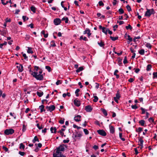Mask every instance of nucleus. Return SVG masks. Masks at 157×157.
Instances as JSON below:
<instances>
[{
    "label": "nucleus",
    "instance_id": "11",
    "mask_svg": "<svg viewBox=\"0 0 157 157\" xmlns=\"http://www.w3.org/2000/svg\"><path fill=\"white\" fill-rule=\"evenodd\" d=\"M81 116L80 115H77L75 116L74 118V120L76 122H79L81 121Z\"/></svg>",
    "mask_w": 157,
    "mask_h": 157
},
{
    "label": "nucleus",
    "instance_id": "14",
    "mask_svg": "<svg viewBox=\"0 0 157 157\" xmlns=\"http://www.w3.org/2000/svg\"><path fill=\"white\" fill-rule=\"evenodd\" d=\"M65 129L63 128H62L61 130H60L59 131H58V133H59L62 136H64V137L66 136L65 135H64V132H63V131H64Z\"/></svg>",
    "mask_w": 157,
    "mask_h": 157
},
{
    "label": "nucleus",
    "instance_id": "7",
    "mask_svg": "<svg viewBox=\"0 0 157 157\" xmlns=\"http://www.w3.org/2000/svg\"><path fill=\"white\" fill-rule=\"evenodd\" d=\"M53 22L55 25H57L60 24L61 22V21L60 19L56 18L54 20Z\"/></svg>",
    "mask_w": 157,
    "mask_h": 157
},
{
    "label": "nucleus",
    "instance_id": "47",
    "mask_svg": "<svg viewBox=\"0 0 157 157\" xmlns=\"http://www.w3.org/2000/svg\"><path fill=\"white\" fill-rule=\"evenodd\" d=\"M70 140L68 138H67V140H63V142L64 143H68L69 142Z\"/></svg>",
    "mask_w": 157,
    "mask_h": 157
},
{
    "label": "nucleus",
    "instance_id": "30",
    "mask_svg": "<svg viewBox=\"0 0 157 157\" xmlns=\"http://www.w3.org/2000/svg\"><path fill=\"white\" fill-rule=\"evenodd\" d=\"M141 55H144V49H141L138 52Z\"/></svg>",
    "mask_w": 157,
    "mask_h": 157
},
{
    "label": "nucleus",
    "instance_id": "45",
    "mask_svg": "<svg viewBox=\"0 0 157 157\" xmlns=\"http://www.w3.org/2000/svg\"><path fill=\"white\" fill-rule=\"evenodd\" d=\"M128 63V61L127 60V57L126 56H125L124 57V59L123 61V63L124 64H125Z\"/></svg>",
    "mask_w": 157,
    "mask_h": 157
},
{
    "label": "nucleus",
    "instance_id": "24",
    "mask_svg": "<svg viewBox=\"0 0 157 157\" xmlns=\"http://www.w3.org/2000/svg\"><path fill=\"white\" fill-rule=\"evenodd\" d=\"M61 21H65V23H67L68 21V19L67 17H63Z\"/></svg>",
    "mask_w": 157,
    "mask_h": 157
},
{
    "label": "nucleus",
    "instance_id": "2",
    "mask_svg": "<svg viewBox=\"0 0 157 157\" xmlns=\"http://www.w3.org/2000/svg\"><path fill=\"white\" fill-rule=\"evenodd\" d=\"M38 74V73L36 72H32L31 75L33 77L35 78L37 80L40 81L43 80L44 79V77L43 75Z\"/></svg>",
    "mask_w": 157,
    "mask_h": 157
},
{
    "label": "nucleus",
    "instance_id": "21",
    "mask_svg": "<svg viewBox=\"0 0 157 157\" xmlns=\"http://www.w3.org/2000/svg\"><path fill=\"white\" fill-rule=\"evenodd\" d=\"M41 34H43L44 35V37L45 38H47L48 36V33L46 34L45 33V31L44 30H42L41 33Z\"/></svg>",
    "mask_w": 157,
    "mask_h": 157
},
{
    "label": "nucleus",
    "instance_id": "60",
    "mask_svg": "<svg viewBox=\"0 0 157 157\" xmlns=\"http://www.w3.org/2000/svg\"><path fill=\"white\" fill-rule=\"evenodd\" d=\"M140 36H138L137 37H135L133 39V41L134 42H136V39H140Z\"/></svg>",
    "mask_w": 157,
    "mask_h": 157
},
{
    "label": "nucleus",
    "instance_id": "59",
    "mask_svg": "<svg viewBox=\"0 0 157 157\" xmlns=\"http://www.w3.org/2000/svg\"><path fill=\"white\" fill-rule=\"evenodd\" d=\"M77 136L78 137H81L82 136V132H79V133H78V132H77Z\"/></svg>",
    "mask_w": 157,
    "mask_h": 157
},
{
    "label": "nucleus",
    "instance_id": "50",
    "mask_svg": "<svg viewBox=\"0 0 157 157\" xmlns=\"http://www.w3.org/2000/svg\"><path fill=\"white\" fill-rule=\"evenodd\" d=\"M153 78H157V72H154L153 73Z\"/></svg>",
    "mask_w": 157,
    "mask_h": 157
},
{
    "label": "nucleus",
    "instance_id": "53",
    "mask_svg": "<svg viewBox=\"0 0 157 157\" xmlns=\"http://www.w3.org/2000/svg\"><path fill=\"white\" fill-rule=\"evenodd\" d=\"M131 107L132 109H136L138 108V107L137 106L136 104L135 105H131Z\"/></svg>",
    "mask_w": 157,
    "mask_h": 157
},
{
    "label": "nucleus",
    "instance_id": "39",
    "mask_svg": "<svg viewBox=\"0 0 157 157\" xmlns=\"http://www.w3.org/2000/svg\"><path fill=\"white\" fill-rule=\"evenodd\" d=\"M125 28L127 30L129 29L130 30H131L132 29V27L129 24L128 26H126Z\"/></svg>",
    "mask_w": 157,
    "mask_h": 157
},
{
    "label": "nucleus",
    "instance_id": "34",
    "mask_svg": "<svg viewBox=\"0 0 157 157\" xmlns=\"http://www.w3.org/2000/svg\"><path fill=\"white\" fill-rule=\"evenodd\" d=\"M34 72H37V71H38V70H40V68L38 66H34Z\"/></svg>",
    "mask_w": 157,
    "mask_h": 157
},
{
    "label": "nucleus",
    "instance_id": "63",
    "mask_svg": "<svg viewBox=\"0 0 157 157\" xmlns=\"http://www.w3.org/2000/svg\"><path fill=\"white\" fill-rule=\"evenodd\" d=\"M62 83V82L60 80H58L56 82V84L57 85H58L60 84H61Z\"/></svg>",
    "mask_w": 157,
    "mask_h": 157
},
{
    "label": "nucleus",
    "instance_id": "13",
    "mask_svg": "<svg viewBox=\"0 0 157 157\" xmlns=\"http://www.w3.org/2000/svg\"><path fill=\"white\" fill-rule=\"evenodd\" d=\"M109 130L110 133L113 134L115 132V128L113 126L109 125Z\"/></svg>",
    "mask_w": 157,
    "mask_h": 157
},
{
    "label": "nucleus",
    "instance_id": "49",
    "mask_svg": "<svg viewBox=\"0 0 157 157\" xmlns=\"http://www.w3.org/2000/svg\"><path fill=\"white\" fill-rule=\"evenodd\" d=\"M83 131L86 135L88 134L89 133V132L86 129H84Z\"/></svg>",
    "mask_w": 157,
    "mask_h": 157
},
{
    "label": "nucleus",
    "instance_id": "18",
    "mask_svg": "<svg viewBox=\"0 0 157 157\" xmlns=\"http://www.w3.org/2000/svg\"><path fill=\"white\" fill-rule=\"evenodd\" d=\"M101 110L105 116H106L107 115V112L105 109L101 108Z\"/></svg>",
    "mask_w": 157,
    "mask_h": 157
},
{
    "label": "nucleus",
    "instance_id": "56",
    "mask_svg": "<svg viewBox=\"0 0 157 157\" xmlns=\"http://www.w3.org/2000/svg\"><path fill=\"white\" fill-rule=\"evenodd\" d=\"M10 116H12L14 117V119L16 118V116L15 115V114L14 113H10Z\"/></svg>",
    "mask_w": 157,
    "mask_h": 157
},
{
    "label": "nucleus",
    "instance_id": "23",
    "mask_svg": "<svg viewBox=\"0 0 157 157\" xmlns=\"http://www.w3.org/2000/svg\"><path fill=\"white\" fill-rule=\"evenodd\" d=\"M84 69L83 66L80 67H79L76 70V72L77 73L79 72L80 71H82Z\"/></svg>",
    "mask_w": 157,
    "mask_h": 157
},
{
    "label": "nucleus",
    "instance_id": "15",
    "mask_svg": "<svg viewBox=\"0 0 157 157\" xmlns=\"http://www.w3.org/2000/svg\"><path fill=\"white\" fill-rule=\"evenodd\" d=\"M39 108L40 110V112L41 113H42L43 112H45V110L44 109V106L43 105H42L40 106L39 107Z\"/></svg>",
    "mask_w": 157,
    "mask_h": 157
},
{
    "label": "nucleus",
    "instance_id": "38",
    "mask_svg": "<svg viewBox=\"0 0 157 157\" xmlns=\"http://www.w3.org/2000/svg\"><path fill=\"white\" fill-rule=\"evenodd\" d=\"M143 130V128L141 127H139L138 129H136V131L139 133L141 132Z\"/></svg>",
    "mask_w": 157,
    "mask_h": 157
},
{
    "label": "nucleus",
    "instance_id": "58",
    "mask_svg": "<svg viewBox=\"0 0 157 157\" xmlns=\"http://www.w3.org/2000/svg\"><path fill=\"white\" fill-rule=\"evenodd\" d=\"M114 53L116 54H117L118 56H120L122 54L123 51H121L120 53H117L116 52H114Z\"/></svg>",
    "mask_w": 157,
    "mask_h": 157
},
{
    "label": "nucleus",
    "instance_id": "62",
    "mask_svg": "<svg viewBox=\"0 0 157 157\" xmlns=\"http://www.w3.org/2000/svg\"><path fill=\"white\" fill-rule=\"evenodd\" d=\"M19 154L21 156H23L25 155V153L24 152L19 151Z\"/></svg>",
    "mask_w": 157,
    "mask_h": 157
},
{
    "label": "nucleus",
    "instance_id": "27",
    "mask_svg": "<svg viewBox=\"0 0 157 157\" xmlns=\"http://www.w3.org/2000/svg\"><path fill=\"white\" fill-rule=\"evenodd\" d=\"M32 48L31 47H28V49L27 50V52L28 53H31L33 54V52L32 50Z\"/></svg>",
    "mask_w": 157,
    "mask_h": 157
},
{
    "label": "nucleus",
    "instance_id": "28",
    "mask_svg": "<svg viewBox=\"0 0 157 157\" xmlns=\"http://www.w3.org/2000/svg\"><path fill=\"white\" fill-rule=\"evenodd\" d=\"M98 44L99 45V46L101 47H103L105 45L104 42H103L102 40H101V42L100 43L98 42Z\"/></svg>",
    "mask_w": 157,
    "mask_h": 157
},
{
    "label": "nucleus",
    "instance_id": "16",
    "mask_svg": "<svg viewBox=\"0 0 157 157\" xmlns=\"http://www.w3.org/2000/svg\"><path fill=\"white\" fill-rule=\"evenodd\" d=\"M0 34L5 36L6 34V31L4 30H0Z\"/></svg>",
    "mask_w": 157,
    "mask_h": 157
},
{
    "label": "nucleus",
    "instance_id": "52",
    "mask_svg": "<svg viewBox=\"0 0 157 157\" xmlns=\"http://www.w3.org/2000/svg\"><path fill=\"white\" fill-rule=\"evenodd\" d=\"M140 109L142 111L141 114H144L145 112V111L146 110H145L142 107H141Z\"/></svg>",
    "mask_w": 157,
    "mask_h": 157
},
{
    "label": "nucleus",
    "instance_id": "20",
    "mask_svg": "<svg viewBox=\"0 0 157 157\" xmlns=\"http://www.w3.org/2000/svg\"><path fill=\"white\" fill-rule=\"evenodd\" d=\"M122 59L120 58H118V65L119 66H121L122 65Z\"/></svg>",
    "mask_w": 157,
    "mask_h": 157
},
{
    "label": "nucleus",
    "instance_id": "42",
    "mask_svg": "<svg viewBox=\"0 0 157 157\" xmlns=\"http://www.w3.org/2000/svg\"><path fill=\"white\" fill-rule=\"evenodd\" d=\"M126 8L128 12H130L132 10L130 6L128 5L126 6Z\"/></svg>",
    "mask_w": 157,
    "mask_h": 157
},
{
    "label": "nucleus",
    "instance_id": "32",
    "mask_svg": "<svg viewBox=\"0 0 157 157\" xmlns=\"http://www.w3.org/2000/svg\"><path fill=\"white\" fill-rule=\"evenodd\" d=\"M45 68L49 72H50L52 70L51 68L49 66H45Z\"/></svg>",
    "mask_w": 157,
    "mask_h": 157
},
{
    "label": "nucleus",
    "instance_id": "12",
    "mask_svg": "<svg viewBox=\"0 0 157 157\" xmlns=\"http://www.w3.org/2000/svg\"><path fill=\"white\" fill-rule=\"evenodd\" d=\"M17 68L18 69V71L20 72H22L23 70V67L22 64H19V66H17Z\"/></svg>",
    "mask_w": 157,
    "mask_h": 157
},
{
    "label": "nucleus",
    "instance_id": "17",
    "mask_svg": "<svg viewBox=\"0 0 157 157\" xmlns=\"http://www.w3.org/2000/svg\"><path fill=\"white\" fill-rule=\"evenodd\" d=\"M139 123L143 126H145V121L144 120H141L139 121Z\"/></svg>",
    "mask_w": 157,
    "mask_h": 157
},
{
    "label": "nucleus",
    "instance_id": "9",
    "mask_svg": "<svg viewBox=\"0 0 157 157\" xmlns=\"http://www.w3.org/2000/svg\"><path fill=\"white\" fill-rule=\"evenodd\" d=\"M74 105L77 107H79L81 105L80 101L77 100V98L74 100Z\"/></svg>",
    "mask_w": 157,
    "mask_h": 157
},
{
    "label": "nucleus",
    "instance_id": "43",
    "mask_svg": "<svg viewBox=\"0 0 157 157\" xmlns=\"http://www.w3.org/2000/svg\"><path fill=\"white\" fill-rule=\"evenodd\" d=\"M7 42L6 41H4V42L3 43L0 44V48H2V46L3 45H6L7 44Z\"/></svg>",
    "mask_w": 157,
    "mask_h": 157
},
{
    "label": "nucleus",
    "instance_id": "64",
    "mask_svg": "<svg viewBox=\"0 0 157 157\" xmlns=\"http://www.w3.org/2000/svg\"><path fill=\"white\" fill-rule=\"evenodd\" d=\"M118 25H114L113 26V30L114 31H115L116 30V28H118Z\"/></svg>",
    "mask_w": 157,
    "mask_h": 157
},
{
    "label": "nucleus",
    "instance_id": "10",
    "mask_svg": "<svg viewBox=\"0 0 157 157\" xmlns=\"http://www.w3.org/2000/svg\"><path fill=\"white\" fill-rule=\"evenodd\" d=\"M92 109L93 108L90 105H87L85 107V110L87 112H91L92 111Z\"/></svg>",
    "mask_w": 157,
    "mask_h": 157
},
{
    "label": "nucleus",
    "instance_id": "19",
    "mask_svg": "<svg viewBox=\"0 0 157 157\" xmlns=\"http://www.w3.org/2000/svg\"><path fill=\"white\" fill-rule=\"evenodd\" d=\"M36 141L39 142V140L36 136L34 137V139L32 140L33 143H35Z\"/></svg>",
    "mask_w": 157,
    "mask_h": 157
},
{
    "label": "nucleus",
    "instance_id": "46",
    "mask_svg": "<svg viewBox=\"0 0 157 157\" xmlns=\"http://www.w3.org/2000/svg\"><path fill=\"white\" fill-rule=\"evenodd\" d=\"M22 53L23 54V56L24 57L25 59L26 60L28 61V57L26 56V54L25 53H23V52H22Z\"/></svg>",
    "mask_w": 157,
    "mask_h": 157
},
{
    "label": "nucleus",
    "instance_id": "3",
    "mask_svg": "<svg viewBox=\"0 0 157 157\" xmlns=\"http://www.w3.org/2000/svg\"><path fill=\"white\" fill-rule=\"evenodd\" d=\"M147 11L145 12L144 16L147 17H149L152 14H154L155 13V12L154 9L152 8L151 9H146Z\"/></svg>",
    "mask_w": 157,
    "mask_h": 157
},
{
    "label": "nucleus",
    "instance_id": "29",
    "mask_svg": "<svg viewBox=\"0 0 157 157\" xmlns=\"http://www.w3.org/2000/svg\"><path fill=\"white\" fill-rule=\"evenodd\" d=\"M110 38L112 40L114 41L118 39V37L117 36L115 37H113L112 36H110Z\"/></svg>",
    "mask_w": 157,
    "mask_h": 157
},
{
    "label": "nucleus",
    "instance_id": "25",
    "mask_svg": "<svg viewBox=\"0 0 157 157\" xmlns=\"http://www.w3.org/2000/svg\"><path fill=\"white\" fill-rule=\"evenodd\" d=\"M30 10L34 13H35L36 12V8L34 6H32L30 7Z\"/></svg>",
    "mask_w": 157,
    "mask_h": 157
},
{
    "label": "nucleus",
    "instance_id": "55",
    "mask_svg": "<svg viewBox=\"0 0 157 157\" xmlns=\"http://www.w3.org/2000/svg\"><path fill=\"white\" fill-rule=\"evenodd\" d=\"M2 148L6 152H7L8 151V148L7 147H5L4 146H2Z\"/></svg>",
    "mask_w": 157,
    "mask_h": 157
},
{
    "label": "nucleus",
    "instance_id": "57",
    "mask_svg": "<svg viewBox=\"0 0 157 157\" xmlns=\"http://www.w3.org/2000/svg\"><path fill=\"white\" fill-rule=\"evenodd\" d=\"M116 97H116V98L118 99H119L120 98V96L118 93V92L116 94Z\"/></svg>",
    "mask_w": 157,
    "mask_h": 157
},
{
    "label": "nucleus",
    "instance_id": "51",
    "mask_svg": "<svg viewBox=\"0 0 157 157\" xmlns=\"http://www.w3.org/2000/svg\"><path fill=\"white\" fill-rule=\"evenodd\" d=\"M98 4L100 6H104V4L102 1H100L98 2Z\"/></svg>",
    "mask_w": 157,
    "mask_h": 157
},
{
    "label": "nucleus",
    "instance_id": "35",
    "mask_svg": "<svg viewBox=\"0 0 157 157\" xmlns=\"http://www.w3.org/2000/svg\"><path fill=\"white\" fill-rule=\"evenodd\" d=\"M146 47L148 48L149 49H151L152 47V46L151 45V44L149 43H147L145 45Z\"/></svg>",
    "mask_w": 157,
    "mask_h": 157
},
{
    "label": "nucleus",
    "instance_id": "6",
    "mask_svg": "<svg viewBox=\"0 0 157 157\" xmlns=\"http://www.w3.org/2000/svg\"><path fill=\"white\" fill-rule=\"evenodd\" d=\"M99 28L100 29H101L102 30V32L104 33L105 35H107V34L108 29H106L104 27H102L101 25H99Z\"/></svg>",
    "mask_w": 157,
    "mask_h": 157
},
{
    "label": "nucleus",
    "instance_id": "4",
    "mask_svg": "<svg viewBox=\"0 0 157 157\" xmlns=\"http://www.w3.org/2000/svg\"><path fill=\"white\" fill-rule=\"evenodd\" d=\"M14 130L12 128L6 129L4 131V134L5 135H11L14 133Z\"/></svg>",
    "mask_w": 157,
    "mask_h": 157
},
{
    "label": "nucleus",
    "instance_id": "36",
    "mask_svg": "<svg viewBox=\"0 0 157 157\" xmlns=\"http://www.w3.org/2000/svg\"><path fill=\"white\" fill-rule=\"evenodd\" d=\"M80 91V90L79 89H77L75 91V94H76V96L77 97H78L79 96V94L78 92Z\"/></svg>",
    "mask_w": 157,
    "mask_h": 157
},
{
    "label": "nucleus",
    "instance_id": "44",
    "mask_svg": "<svg viewBox=\"0 0 157 157\" xmlns=\"http://www.w3.org/2000/svg\"><path fill=\"white\" fill-rule=\"evenodd\" d=\"M87 31H88V33H87V34L88 36L89 37L91 35V33H90V31L89 29L87 28Z\"/></svg>",
    "mask_w": 157,
    "mask_h": 157
},
{
    "label": "nucleus",
    "instance_id": "54",
    "mask_svg": "<svg viewBox=\"0 0 157 157\" xmlns=\"http://www.w3.org/2000/svg\"><path fill=\"white\" fill-rule=\"evenodd\" d=\"M128 36V39L127 40H129L130 42H131L132 40V37H130V36L129 35H128L127 36Z\"/></svg>",
    "mask_w": 157,
    "mask_h": 157
},
{
    "label": "nucleus",
    "instance_id": "41",
    "mask_svg": "<svg viewBox=\"0 0 157 157\" xmlns=\"http://www.w3.org/2000/svg\"><path fill=\"white\" fill-rule=\"evenodd\" d=\"M20 146L19 147V148L20 149H24L25 148V146L22 143H21L20 144Z\"/></svg>",
    "mask_w": 157,
    "mask_h": 157
},
{
    "label": "nucleus",
    "instance_id": "31",
    "mask_svg": "<svg viewBox=\"0 0 157 157\" xmlns=\"http://www.w3.org/2000/svg\"><path fill=\"white\" fill-rule=\"evenodd\" d=\"M56 46V45L55 43V41L54 40H52L51 42V45L50 46L53 47H55Z\"/></svg>",
    "mask_w": 157,
    "mask_h": 157
},
{
    "label": "nucleus",
    "instance_id": "22",
    "mask_svg": "<svg viewBox=\"0 0 157 157\" xmlns=\"http://www.w3.org/2000/svg\"><path fill=\"white\" fill-rule=\"evenodd\" d=\"M36 94L39 97H41L43 95L44 93L43 92H39V91H37L36 92Z\"/></svg>",
    "mask_w": 157,
    "mask_h": 157
},
{
    "label": "nucleus",
    "instance_id": "1",
    "mask_svg": "<svg viewBox=\"0 0 157 157\" xmlns=\"http://www.w3.org/2000/svg\"><path fill=\"white\" fill-rule=\"evenodd\" d=\"M56 153H54L53 155V157H54V155H56V156L60 155L62 154V152H63L65 151V147H63L62 145H60L59 147L56 148Z\"/></svg>",
    "mask_w": 157,
    "mask_h": 157
},
{
    "label": "nucleus",
    "instance_id": "26",
    "mask_svg": "<svg viewBox=\"0 0 157 157\" xmlns=\"http://www.w3.org/2000/svg\"><path fill=\"white\" fill-rule=\"evenodd\" d=\"M152 67V66L151 64H148L146 70L147 71H150Z\"/></svg>",
    "mask_w": 157,
    "mask_h": 157
},
{
    "label": "nucleus",
    "instance_id": "37",
    "mask_svg": "<svg viewBox=\"0 0 157 157\" xmlns=\"http://www.w3.org/2000/svg\"><path fill=\"white\" fill-rule=\"evenodd\" d=\"M118 11L119 12L120 14H122L124 13V11L123 9L120 8L118 10Z\"/></svg>",
    "mask_w": 157,
    "mask_h": 157
},
{
    "label": "nucleus",
    "instance_id": "48",
    "mask_svg": "<svg viewBox=\"0 0 157 157\" xmlns=\"http://www.w3.org/2000/svg\"><path fill=\"white\" fill-rule=\"evenodd\" d=\"M22 19L23 20L24 22L25 21L29 19V18L28 17H27L26 16H22Z\"/></svg>",
    "mask_w": 157,
    "mask_h": 157
},
{
    "label": "nucleus",
    "instance_id": "33",
    "mask_svg": "<svg viewBox=\"0 0 157 157\" xmlns=\"http://www.w3.org/2000/svg\"><path fill=\"white\" fill-rule=\"evenodd\" d=\"M139 142H140V144H139H139H141V145L143 144L144 140L141 138H139Z\"/></svg>",
    "mask_w": 157,
    "mask_h": 157
},
{
    "label": "nucleus",
    "instance_id": "8",
    "mask_svg": "<svg viewBox=\"0 0 157 157\" xmlns=\"http://www.w3.org/2000/svg\"><path fill=\"white\" fill-rule=\"evenodd\" d=\"M98 133L102 136H105L106 135V132L103 130H99L97 131Z\"/></svg>",
    "mask_w": 157,
    "mask_h": 157
},
{
    "label": "nucleus",
    "instance_id": "40",
    "mask_svg": "<svg viewBox=\"0 0 157 157\" xmlns=\"http://www.w3.org/2000/svg\"><path fill=\"white\" fill-rule=\"evenodd\" d=\"M94 99H93V101L94 102H97L98 99V98L96 96H94Z\"/></svg>",
    "mask_w": 157,
    "mask_h": 157
},
{
    "label": "nucleus",
    "instance_id": "61",
    "mask_svg": "<svg viewBox=\"0 0 157 157\" xmlns=\"http://www.w3.org/2000/svg\"><path fill=\"white\" fill-rule=\"evenodd\" d=\"M148 121L150 122H154V119L152 117L148 119Z\"/></svg>",
    "mask_w": 157,
    "mask_h": 157
},
{
    "label": "nucleus",
    "instance_id": "5",
    "mask_svg": "<svg viewBox=\"0 0 157 157\" xmlns=\"http://www.w3.org/2000/svg\"><path fill=\"white\" fill-rule=\"evenodd\" d=\"M55 106L54 105H51L49 106H47L45 107V108L47 109V111H50V112L54 110L55 109Z\"/></svg>",
    "mask_w": 157,
    "mask_h": 157
}]
</instances>
